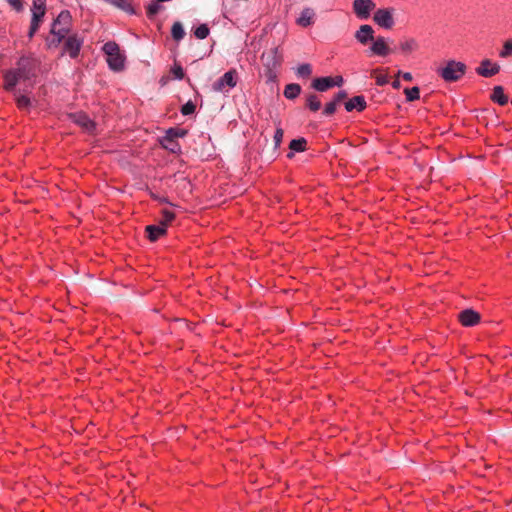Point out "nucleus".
<instances>
[{
  "mask_svg": "<svg viewBox=\"0 0 512 512\" xmlns=\"http://www.w3.org/2000/svg\"><path fill=\"white\" fill-rule=\"evenodd\" d=\"M106 2L112 4L113 6L120 8L125 11H129L131 9V5L127 0H105Z\"/></svg>",
  "mask_w": 512,
  "mask_h": 512,
  "instance_id": "nucleus-30",
  "label": "nucleus"
},
{
  "mask_svg": "<svg viewBox=\"0 0 512 512\" xmlns=\"http://www.w3.org/2000/svg\"><path fill=\"white\" fill-rule=\"evenodd\" d=\"M307 106L312 111H318L321 107V102L316 95L312 94L307 98Z\"/></svg>",
  "mask_w": 512,
  "mask_h": 512,
  "instance_id": "nucleus-27",
  "label": "nucleus"
},
{
  "mask_svg": "<svg viewBox=\"0 0 512 512\" xmlns=\"http://www.w3.org/2000/svg\"><path fill=\"white\" fill-rule=\"evenodd\" d=\"M262 59L265 61V65L269 68H276L280 65L281 59L278 55V50L272 49L268 53L262 55Z\"/></svg>",
  "mask_w": 512,
  "mask_h": 512,
  "instance_id": "nucleus-19",
  "label": "nucleus"
},
{
  "mask_svg": "<svg viewBox=\"0 0 512 512\" xmlns=\"http://www.w3.org/2000/svg\"><path fill=\"white\" fill-rule=\"evenodd\" d=\"M283 136H284L283 129L281 127H277L276 131L274 133V137H273L274 144H275L276 148H278L281 145Z\"/></svg>",
  "mask_w": 512,
  "mask_h": 512,
  "instance_id": "nucleus-35",
  "label": "nucleus"
},
{
  "mask_svg": "<svg viewBox=\"0 0 512 512\" xmlns=\"http://www.w3.org/2000/svg\"><path fill=\"white\" fill-rule=\"evenodd\" d=\"M346 97V92L344 91H339L335 98L333 99L334 102H336L337 104L340 103L344 98Z\"/></svg>",
  "mask_w": 512,
  "mask_h": 512,
  "instance_id": "nucleus-38",
  "label": "nucleus"
},
{
  "mask_svg": "<svg viewBox=\"0 0 512 512\" xmlns=\"http://www.w3.org/2000/svg\"><path fill=\"white\" fill-rule=\"evenodd\" d=\"M24 60L18 62V68L10 69L4 72V89L13 91L18 84L30 79V72L24 65Z\"/></svg>",
  "mask_w": 512,
  "mask_h": 512,
  "instance_id": "nucleus-3",
  "label": "nucleus"
},
{
  "mask_svg": "<svg viewBox=\"0 0 512 512\" xmlns=\"http://www.w3.org/2000/svg\"><path fill=\"white\" fill-rule=\"evenodd\" d=\"M420 48L419 41L414 37H403L399 41L398 49L399 52L404 56L412 55L417 52Z\"/></svg>",
  "mask_w": 512,
  "mask_h": 512,
  "instance_id": "nucleus-11",
  "label": "nucleus"
},
{
  "mask_svg": "<svg viewBox=\"0 0 512 512\" xmlns=\"http://www.w3.org/2000/svg\"><path fill=\"white\" fill-rule=\"evenodd\" d=\"M372 55L386 57L391 53L388 39L383 36H378L372 40V45L369 48Z\"/></svg>",
  "mask_w": 512,
  "mask_h": 512,
  "instance_id": "nucleus-10",
  "label": "nucleus"
},
{
  "mask_svg": "<svg viewBox=\"0 0 512 512\" xmlns=\"http://www.w3.org/2000/svg\"><path fill=\"white\" fill-rule=\"evenodd\" d=\"M459 321L463 326L470 327L479 323L480 315L472 309H466L459 313Z\"/></svg>",
  "mask_w": 512,
  "mask_h": 512,
  "instance_id": "nucleus-16",
  "label": "nucleus"
},
{
  "mask_svg": "<svg viewBox=\"0 0 512 512\" xmlns=\"http://www.w3.org/2000/svg\"><path fill=\"white\" fill-rule=\"evenodd\" d=\"M397 75L398 76L401 75L403 77V79L406 80V81H412V79H413V76H412V74L410 72H401V71H399Z\"/></svg>",
  "mask_w": 512,
  "mask_h": 512,
  "instance_id": "nucleus-39",
  "label": "nucleus"
},
{
  "mask_svg": "<svg viewBox=\"0 0 512 512\" xmlns=\"http://www.w3.org/2000/svg\"><path fill=\"white\" fill-rule=\"evenodd\" d=\"M103 52L106 55V61L109 68L113 71H122L125 67V56L120 51L116 42L109 41L103 45Z\"/></svg>",
  "mask_w": 512,
  "mask_h": 512,
  "instance_id": "nucleus-2",
  "label": "nucleus"
},
{
  "mask_svg": "<svg viewBox=\"0 0 512 512\" xmlns=\"http://www.w3.org/2000/svg\"><path fill=\"white\" fill-rule=\"evenodd\" d=\"M300 92L301 87L298 84H288L284 89V96L288 99H294Z\"/></svg>",
  "mask_w": 512,
  "mask_h": 512,
  "instance_id": "nucleus-23",
  "label": "nucleus"
},
{
  "mask_svg": "<svg viewBox=\"0 0 512 512\" xmlns=\"http://www.w3.org/2000/svg\"><path fill=\"white\" fill-rule=\"evenodd\" d=\"M162 215H163V218L162 220L160 221V223H165V227L167 228L168 224L170 222L173 221V219L175 218V214L173 211L169 210V209H164L162 211Z\"/></svg>",
  "mask_w": 512,
  "mask_h": 512,
  "instance_id": "nucleus-32",
  "label": "nucleus"
},
{
  "mask_svg": "<svg viewBox=\"0 0 512 512\" xmlns=\"http://www.w3.org/2000/svg\"><path fill=\"white\" fill-rule=\"evenodd\" d=\"M437 73L444 81L455 82L465 75L466 65L460 61L449 60L437 69Z\"/></svg>",
  "mask_w": 512,
  "mask_h": 512,
  "instance_id": "nucleus-4",
  "label": "nucleus"
},
{
  "mask_svg": "<svg viewBox=\"0 0 512 512\" xmlns=\"http://www.w3.org/2000/svg\"><path fill=\"white\" fill-rule=\"evenodd\" d=\"M337 103L333 100L325 105L323 113L325 115H332L336 111Z\"/></svg>",
  "mask_w": 512,
  "mask_h": 512,
  "instance_id": "nucleus-37",
  "label": "nucleus"
},
{
  "mask_svg": "<svg viewBox=\"0 0 512 512\" xmlns=\"http://www.w3.org/2000/svg\"><path fill=\"white\" fill-rule=\"evenodd\" d=\"M396 9L393 7H385L376 9L373 14L374 23L382 29L391 30L395 26Z\"/></svg>",
  "mask_w": 512,
  "mask_h": 512,
  "instance_id": "nucleus-5",
  "label": "nucleus"
},
{
  "mask_svg": "<svg viewBox=\"0 0 512 512\" xmlns=\"http://www.w3.org/2000/svg\"><path fill=\"white\" fill-rule=\"evenodd\" d=\"M176 147H177V144H174V146H173V145H170V150H171V151H175Z\"/></svg>",
  "mask_w": 512,
  "mask_h": 512,
  "instance_id": "nucleus-43",
  "label": "nucleus"
},
{
  "mask_svg": "<svg viewBox=\"0 0 512 512\" xmlns=\"http://www.w3.org/2000/svg\"><path fill=\"white\" fill-rule=\"evenodd\" d=\"M194 35L198 39H205L209 35V28L207 25L201 24L195 29Z\"/></svg>",
  "mask_w": 512,
  "mask_h": 512,
  "instance_id": "nucleus-29",
  "label": "nucleus"
},
{
  "mask_svg": "<svg viewBox=\"0 0 512 512\" xmlns=\"http://www.w3.org/2000/svg\"><path fill=\"white\" fill-rule=\"evenodd\" d=\"M312 72L311 66L309 64H301L297 67L296 73L300 77H308Z\"/></svg>",
  "mask_w": 512,
  "mask_h": 512,
  "instance_id": "nucleus-31",
  "label": "nucleus"
},
{
  "mask_svg": "<svg viewBox=\"0 0 512 512\" xmlns=\"http://www.w3.org/2000/svg\"><path fill=\"white\" fill-rule=\"evenodd\" d=\"M238 83V73L235 69H231L224 73L212 86L213 91L226 93L236 87Z\"/></svg>",
  "mask_w": 512,
  "mask_h": 512,
  "instance_id": "nucleus-7",
  "label": "nucleus"
},
{
  "mask_svg": "<svg viewBox=\"0 0 512 512\" xmlns=\"http://www.w3.org/2000/svg\"><path fill=\"white\" fill-rule=\"evenodd\" d=\"M392 86H393V88H395V89L400 88V82H399V80H395V81L392 83Z\"/></svg>",
  "mask_w": 512,
  "mask_h": 512,
  "instance_id": "nucleus-42",
  "label": "nucleus"
},
{
  "mask_svg": "<svg viewBox=\"0 0 512 512\" xmlns=\"http://www.w3.org/2000/svg\"><path fill=\"white\" fill-rule=\"evenodd\" d=\"M148 11H149L150 14L156 13L157 12V6L156 5L149 6Z\"/></svg>",
  "mask_w": 512,
  "mask_h": 512,
  "instance_id": "nucleus-41",
  "label": "nucleus"
},
{
  "mask_svg": "<svg viewBox=\"0 0 512 512\" xmlns=\"http://www.w3.org/2000/svg\"><path fill=\"white\" fill-rule=\"evenodd\" d=\"M316 12L311 7L303 8L299 16L296 18V24L300 27L307 28L315 23Z\"/></svg>",
  "mask_w": 512,
  "mask_h": 512,
  "instance_id": "nucleus-13",
  "label": "nucleus"
},
{
  "mask_svg": "<svg viewBox=\"0 0 512 512\" xmlns=\"http://www.w3.org/2000/svg\"><path fill=\"white\" fill-rule=\"evenodd\" d=\"M171 34H172V37L177 41L181 40L184 37L185 32H184V29H183V26L181 25V23L176 22L173 24L172 29H171Z\"/></svg>",
  "mask_w": 512,
  "mask_h": 512,
  "instance_id": "nucleus-25",
  "label": "nucleus"
},
{
  "mask_svg": "<svg viewBox=\"0 0 512 512\" xmlns=\"http://www.w3.org/2000/svg\"><path fill=\"white\" fill-rule=\"evenodd\" d=\"M165 223H159L158 225H149L146 227L148 237L151 241H156L166 232Z\"/></svg>",
  "mask_w": 512,
  "mask_h": 512,
  "instance_id": "nucleus-20",
  "label": "nucleus"
},
{
  "mask_svg": "<svg viewBox=\"0 0 512 512\" xmlns=\"http://www.w3.org/2000/svg\"><path fill=\"white\" fill-rule=\"evenodd\" d=\"M71 14L69 11L64 10L60 12L56 20L52 24L51 34L55 37L49 45H58L69 33L71 28Z\"/></svg>",
  "mask_w": 512,
  "mask_h": 512,
  "instance_id": "nucleus-1",
  "label": "nucleus"
},
{
  "mask_svg": "<svg viewBox=\"0 0 512 512\" xmlns=\"http://www.w3.org/2000/svg\"><path fill=\"white\" fill-rule=\"evenodd\" d=\"M500 71V65L492 62L490 59H484L481 61L480 66L476 68V73L482 77H492L498 74Z\"/></svg>",
  "mask_w": 512,
  "mask_h": 512,
  "instance_id": "nucleus-12",
  "label": "nucleus"
},
{
  "mask_svg": "<svg viewBox=\"0 0 512 512\" xmlns=\"http://www.w3.org/2000/svg\"><path fill=\"white\" fill-rule=\"evenodd\" d=\"M195 111V105L192 103V102H187L186 104H184L181 108V113L183 115H190L192 113H194Z\"/></svg>",
  "mask_w": 512,
  "mask_h": 512,
  "instance_id": "nucleus-36",
  "label": "nucleus"
},
{
  "mask_svg": "<svg viewBox=\"0 0 512 512\" xmlns=\"http://www.w3.org/2000/svg\"><path fill=\"white\" fill-rule=\"evenodd\" d=\"M355 39L362 45L374 39V29L371 25L363 24L355 32Z\"/></svg>",
  "mask_w": 512,
  "mask_h": 512,
  "instance_id": "nucleus-14",
  "label": "nucleus"
},
{
  "mask_svg": "<svg viewBox=\"0 0 512 512\" xmlns=\"http://www.w3.org/2000/svg\"><path fill=\"white\" fill-rule=\"evenodd\" d=\"M344 80L342 76L335 77H320L316 78L312 82V87L320 92H324L332 87H340Z\"/></svg>",
  "mask_w": 512,
  "mask_h": 512,
  "instance_id": "nucleus-9",
  "label": "nucleus"
},
{
  "mask_svg": "<svg viewBox=\"0 0 512 512\" xmlns=\"http://www.w3.org/2000/svg\"><path fill=\"white\" fill-rule=\"evenodd\" d=\"M176 147H177V144H174V146H173V145H170V150H171V151H175Z\"/></svg>",
  "mask_w": 512,
  "mask_h": 512,
  "instance_id": "nucleus-44",
  "label": "nucleus"
},
{
  "mask_svg": "<svg viewBox=\"0 0 512 512\" xmlns=\"http://www.w3.org/2000/svg\"><path fill=\"white\" fill-rule=\"evenodd\" d=\"M170 71L173 75V78L176 80H182L185 76L182 66L178 63H174Z\"/></svg>",
  "mask_w": 512,
  "mask_h": 512,
  "instance_id": "nucleus-28",
  "label": "nucleus"
},
{
  "mask_svg": "<svg viewBox=\"0 0 512 512\" xmlns=\"http://www.w3.org/2000/svg\"><path fill=\"white\" fill-rule=\"evenodd\" d=\"M374 74H376L375 80L378 86H384L389 82L388 76L386 74L379 73V70H374Z\"/></svg>",
  "mask_w": 512,
  "mask_h": 512,
  "instance_id": "nucleus-34",
  "label": "nucleus"
},
{
  "mask_svg": "<svg viewBox=\"0 0 512 512\" xmlns=\"http://www.w3.org/2000/svg\"><path fill=\"white\" fill-rule=\"evenodd\" d=\"M46 2L45 0H33L32 6V20L29 31V36L32 37L38 30L40 21L45 14Z\"/></svg>",
  "mask_w": 512,
  "mask_h": 512,
  "instance_id": "nucleus-8",
  "label": "nucleus"
},
{
  "mask_svg": "<svg viewBox=\"0 0 512 512\" xmlns=\"http://www.w3.org/2000/svg\"><path fill=\"white\" fill-rule=\"evenodd\" d=\"M512 56V38L504 41L501 50L499 51V57L508 58Z\"/></svg>",
  "mask_w": 512,
  "mask_h": 512,
  "instance_id": "nucleus-24",
  "label": "nucleus"
},
{
  "mask_svg": "<svg viewBox=\"0 0 512 512\" xmlns=\"http://www.w3.org/2000/svg\"><path fill=\"white\" fill-rule=\"evenodd\" d=\"M352 11L359 20H367L376 11V3L374 0H353Z\"/></svg>",
  "mask_w": 512,
  "mask_h": 512,
  "instance_id": "nucleus-6",
  "label": "nucleus"
},
{
  "mask_svg": "<svg viewBox=\"0 0 512 512\" xmlns=\"http://www.w3.org/2000/svg\"><path fill=\"white\" fill-rule=\"evenodd\" d=\"M73 121L79 126L83 127L86 131L92 132L95 124L84 113H76L73 115Z\"/></svg>",
  "mask_w": 512,
  "mask_h": 512,
  "instance_id": "nucleus-18",
  "label": "nucleus"
},
{
  "mask_svg": "<svg viewBox=\"0 0 512 512\" xmlns=\"http://www.w3.org/2000/svg\"><path fill=\"white\" fill-rule=\"evenodd\" d=\"M407 101H415L420 97V91L418 87L406 88L404 90Z\"/></svg>",
  "mask_w": 512,
  "mask_h": 512,
  "instance_id": "nucleus-26",
  "label": "nucleus"
},
{
  "mask_svg": "<svg viewBox=\"0 0 512 512\" xmlns=\"http://www.w3.org/2000/svg\"><path fill=\"white\" fill-rule=\"evenodd\" d=\"M9 2L16 10H20L22 8L21 0H9Z\"/></svg>",
  "mask_w": 512,
  "mask_h": 512,
  "instance_id": "nucleus-40",
  "label": "nucleus"
},
{
  "mask_svg": "<svg viewBox=\"0 0 512 512\" xmlns=\"http://www.w3.org/2000/svg\"><path fill=\"white\" fill-rule=\"evenodd\" d=\"M306 144H307V142L304 138L293 139L289 144V148H290L291 152L288 153V157L289 158L293 157L295 152L305 151Z\"/></svg>",
  "mask_w": 512,
  "mask_h": 512,
  "instance_id": "nucleus-22",
  "label": "nucleus"
},
{
  "mask_svg": "<svg viewBox=\"0 0 512 512\" xmlns=\"http://www.w3.org/2000/svg\"><path fill=\"white\" fill-rule=\"evenodd\" d=\"M491 100L501 106H504L508 103V97L505 95L504 89L502 86H495L493 88Z\"/></svg>",
  "mask_w": 512,
  "mask_h": 512,
  "instance_id": "nucleus-21",
  "label": "nucleus"
},
{
  "mask_svg": "<svg viewBox=\"0 0 512 512\" xmlns=\"http://www.w3.org/2000/svg\"><path fill=\"white\" fill-rule=\"evenodd\" d=\"M16 102L21 109H26L30 106V99L25 95H17Z\"/></svg>",
  "mask_w": 512,
  "mask_h": 512,
  "instance_id": "nucleus-33",
  "label": "nucleus"
},
{
  "mask_svg": "<svg viewBox=\"0 0 512 512\" xmlns=\"http://www.w3.org/2000/svg\"><path fill=\"white\" fill-rule=\"evenodd\" d=\"M82 44L83 40L76 35L69 36L65 42V52H67L70 57L75 58L78 56Z\"/></svg>",
  "mask_w": 512,
  "mask_h": 512,
  "instance_id": "nucleus-15",
  "label": "nucleus"
},
{
  "mask_svg": "<svg viewBox=\"0 0 512 512\" xmlns=\"http://www.w3.org/2000/svg\"><path fill=\"white\" fill-rule=\"evenodd\" d=\"M365 108H366V101L363 96L352 97L345 103V109L348 112H351L353 110L363 111Z\"/></svg>",
  "mask_w": 512,
  "mask_h": 512,
  "instance_id": "nucleus-17",
  "label": "nucleus"
}]
</instances>
